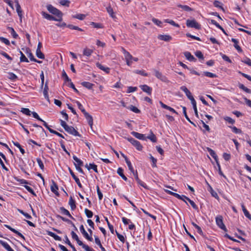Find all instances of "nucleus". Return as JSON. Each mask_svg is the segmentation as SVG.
Here are the masks:
<instances>
[{
    "label": "nucleus",
    "mask_w": 251,
    "mask_h": 251,
    "mask_svg": "<svg viewBox=\"0 0 251 251\" xmlns=\"http://www.w3.org/2000/svg\"><path fill=\"white\" fill-rule=\"evenodd\" d=\"M47 8L50 13L57 17L56 21L61 22L62 20L63 13L61 11L53 7L51 4L48 5L47 6Z\"/></svg>",
    "instance_id": "nucleus-1"
},
{
    "label": "nucleus",
    "mask_w": 251,
    "mask_h": 251,
    "mask_svg": "<svg viewBox=\"0 0 251 251\" xmlns=\"http://www.w3.org/2000/svg\"><path fill=\"white\" fill-rule=\"evenodd\" d=\"M172 196H174L175 197L179 199V200H182L183 201H184L187 204H188L186 201H189V202L190 203V204H191V205L192 206V207L195 209V210H198V206L195 204V203L193 201H192L191 200H190L189 198L187 197L186 196H184V195H180L177 193H174V194H172Z\"/></svg>",
    "instance_id": "nucleus-2"
},
{
    "label": "nucleus",
    "mask_w": 251,
    "mask_h": 251,
    "mask_svg": "<svg viewBox=\"0 0 251 251\" xmlns=\"http://www.w3.org/2000/svg\"><path fill=\"white\" fill-rule=\"evenodd\" d=\"M186 26L188 27L194 28L197 29H200L201 25L195 19L189 20L186 21Z\"/></svg>",
    "instance_id": "nucleus-3"
},
{
    "label": "nucleus",
    "mask_w": 251,
    "mask_h": 251,
    "mask_svg": "<svg viewBox=\"0 0 251 251\" xmlns=\"http://www.w3.org/2000/svg\"><path fill=\"white\" fill-rule=\"evenodd\" d=\"M215 221L216 225L218 226L219 228L223 230L224 231L226 232L227 231L226 227L225 224L223 223V218L221 215H218L215 218Z\"/></svg>",
    "instance_id": "nucleus-4"
},
{
    "label": "nucleus",
    "mask_w": 251,
    "mask_h": 251,
    "mask_svg": "<svg viewBox=\"0 0 251 251\" xmlns=\"http://www.w3.org/2000/svg\"><path fill=\"white\" fill-rule=\"evenodd\" d=\"M154 73V75L157 78L159 79L160 80L164 82L167 83H169L170 81L168 80L167 77L165 75H163L161 72L155 70Z\"/></svg>",
    "instance_id": "nucleus-5"
},
{
    "label": "nucleus",
    "mask_w": 251,
    "mask_h": 251,
    "mask_svg": "<svg viewBox=\"0 0 251 251\" xmlns=\"http://www.w3.org/2000/svg\"><path fill=\"white\" fill-rule=\"evenodd\" d=\"M68 133L75 136L80 137V134L76 131L73 126H68L67 127L64 129Z\"/></svg>",
    "instance_id": "nucleus-6"
},
{
    "label": "nucleus",
    "mask_w": 251,
    "mask_h": 251,
    "mask_svg": "<svg viewBox=\"0 0 251 251\" xmlns=\"http://www.w3.org/2000/svg\"><path fill=\"white\" fill-rule=\"evenodd\" d=\"M79 229L82 235L87 240L89 241H93V238L92 237V236H90L88 234V233L86 231L83 225L80 226Z\"/></svg>",
    "instance_id": "nucleus-7"
},
{
    "label": "nucleus",
    "mask_w": 251,
    "mask_h": 251,
    "mask_svg": "<svg viewBox=\"0 0 251 251\" xmlns=\"http://www.w3.org/2000/svg\"><path fill=\"white\" fill-rule=\"evenodd\" d=\"M69 172H70V174L72 176L74 179L75 182L77 183L78 186L80 188H81L82 187V186L80 182L79 178L76 176L75 175L74 173L73 172V171L72 170V169L70 168H69Z\"/></svg>",
    "instance_id": "nucleus-8"
},
{
    "label": "nucleus",
    "mask_w": 251,
    "mask_h": 251,
    "mask_svg": "<svg viewBox=\"0 0 251 251\" xmlns=\"http://www.w3.org/2000/svg\"><path fill=\"white\" fill-rule=\"evenodd\" d=\"M140 88L144 92L147 93L148 95H151L152 93V88L147 85H140Z\"/></svg>",
    "instance_id": "nucleus-9"
},
{
    "label": "nucleus",
    "mask_w": 251,
    "mask_h": 251,
    "mask_svg": "<svg viewBox=\"0 0 251 251\" xmlns=\"http://www.w3.org/2000/svg\"><path fill=\"white\" fill-rule=\"evenodd\" d=\"M50 190L51 192L54 193L56 195H59L58 192V187L57 184L53 180H52V184L50 185Z\"/></svg>",
    "instance_id": "nucleus-10"
},
{
    "label": "nucleus",
    "mask_w": 251,
    "mask_h": 251,
    "mask_svg": "<svg viewBox=\"0 0 251 251\" xmlns=\"http://www.w3.org/2000/svg\"><path fill=\"white\" fill-rule=\"evenodd\" d=\"M131 134L135 138L138 139L142 140H146V137L144 134L139 133L135 131H132L131 132Z\"/></svg>",
    "instance_id": "nucleus-11"
},
{
    "label": "nucleus",
    "mask_w": 251,
    "mask_h": 251,
    "mask_svg": "<svg viewBox=\"0 0 251 251\" xmlns=\"http://www.w3.org/2000/svg\"><path fill=\"white\" fill-rule=\"evenodd\" d=\"M106 11L107 12V13L109 14V15H110V16L113 19H114V20H115L116 19H117V17L116 16L114 11H113V8H112V7L110 5H109L107 7H106Z\"/></svg>",
    "instance_id": "nucleus-12"
},
{
    "label": "nucleus",
    "mask_w": 251,
    "mask_h": 251,
    "mask_svg": "<svg viewBox=\"0 0 251 251\" xmlns=\"http://www.w3.org/2000/svg\"><path fill=\"white\" fill-rule=\"evenodd\" d=\"M41 14L43 16V17L48 20H50V21H57V18L48 14L47 13H46V12H44V11H42L41 12Z\"/></svg>",
    "instance_id": "nucleus-13"
},
{
    "label": "nucleus",
    "mask_w": 251,
    "mask_h": 251,
    "mask_svg": "<svg viewBox=\"0 0 251 251\" xmlns=\"http://www.w3.org/2000/svg\"><path fill=\"white\" fill-rule=\"evenodd\" d=\"M4 226L7 228L8 229H9L10 230H11V231H12L13 232L16 233V234H17L18 236H19L20 237H21L22 239H25V238L24 237V236L21 233H20V232H19L18 230H16L15 229L12 228V227H11L9 225H4Z\"/></svg>",
    "instance_id": "nucleus-14"
},
{
    "label": "nucleus",
    "mask_w": 251,
    "mask_h": 251,
    "mask_svg": "<svg viewBox=\"0 0 251 251\" xmlns=\"http://www.w3.org/2000/svg\"><path fill=\"white\" fill-rule=\"evenodd\" d=\"M122 50L124 54L126 61L132 60L133 56L129 52L126 50L124 48H122Z\"/></svg>",
    "instance_id": "nucleus-15"
},
{
    "label": "nucleus",
    "mask_w": 251,
    "mask_h": 251,
    "mask_svg": "<svg viewBox=\"0 0 251 251\" xmlns=\"http://www.w3.org/2000/svg\"><path fill=\"white\" fill-rule=\"evenodd\" d=\"M60 213L64 215L68 216L72 219H74V217L71 215L70 212L64 207H61L59 208Z\"/></svg>",
    "instance_id": "nucleus-16"
},
{
    "label": "nucleus",
    "mask_w": 251,
    "mask_h": 251,
    "mask_svg": "<svg viewBox=\"0 0 251 251\" xmlns=\"http://www.w3.org/2000/svg\"><path fill=\"white\" fill-rule=\"evenodd\" d=\"M84 115L85 118L87 120L89 125L92 127L93 124V119L92 116L90 115L88 112H86L85 114H84Z\"/></svg>",
    "instance_id": "nucleus-17"
},
{
    "label": "nucleus",
    "mask_w": 251,
    "mask_h": 251,
    "mask_svg": "<svg viewBox=\"0 0 251 251\" xmlns=\"http://www.w3.org/2000/svg\"><path fill=\"white\" fill-rule=\"evenodd\" d=\"M123 157L125 158L126 162L128 166V168L131 172H134V169L132 167L131 162L128 159L127 157L125 156L123 153H121Z\"/></svg>",
    "instance_id": "nucleus-18"
},
{
    "label": "nucleus",
    "mask_w": 251,
    "mask_h": 251,
    "mask_svg": "<svg viewBox=\"0 0 251 251\" xmlns=\"http://www.w3.org/2000/svg\"><path fill=\"white\" fill-rule=\"evenodd\" d=\"M96 66L100 69L101 70L105 72L107 74H108L110 72V68L108 67H105L103 65H102L99 62H97L96 64Z\"/></svg>",
    "instance_id": "nucleus-19"
},
{
    "label": "nucleus",
    "mask_w": 251,
    "mask_h": 251,
    "mask_svg": "<svg viewBox=\"0 0 251 251\" xmlns=\"http://www.w3.org/2000/svg\"><path fill=\"white\" fill-rule=\"evenodd\" d=\"M184 55L186 58L190 61H196V59L189 51L184 52Z\"/></svg>",
    "instance_id": "nucleus-20"
},
{
    "label": "nucleus",
    "mask_w": 251,
    "mask_h": 251,
    "mask_svg": "<svg viewBox=\"0 0 251 251\" xmlns=\"http://www.w3.org/2000/svg\"><path fill=\"white\" fill-rule=\"evenodd\" d=\"M0 244L3 246V248H4V249L5 250H6L7 251H14L11 248V247L9 245V244L2 241V240H0Z\"/></svg>",
    "instance_id": "nucleus-21"
},
{
    "label": "nucleus",
    "mask_w": 251,
    "mask_h": 251,
    "mask_svg": "<svg viewBox=\"0 0 251 251\" xmlns=\"http://www.w3.org/2000/svg\"><path fill=\"white\" fill-rule=\"evenodd\" d=\"M16 11H17V12L18 13L19 17L20 18L21 21H22V16H23L22 10L21 9V6L19 4L18 1H17V2H16Z\"/></svg>",
    "instance_id": "nucleus-22"
},
{
    "label": "nucleus",
    "mask_w": 251,
    "mask_h": 251,
    "mask_svg": "<svg viewBox=\"0 0 251 251\" xmlns=\"http://www.w3.org/2000/svg\"><path fill=\"white\" fill-rule=\"evenodd\" d=\"M74 160L75 161L74 163V165L75 166H82L83 164V162L78 158H77L75 155H74L73 156Z\"/></svg>",
    "instance_id": "nucleus-23"
},
{
    "label": "nucleus",
    "mask_w": 251,
    "mask_h": 251,
    "mask_svg": "<svg viewBox=\"0 0 251 251\" xmlns=\"http://www.w3.org/2000/svg\"><path fill=\"white\" fill-rule=\"evenodd\" d=\"M56 217H57V218L61 219L63 221L66 222L68 223V224H71L72 226H73V227H75V230H77V228L75 226V225L70 220L66 219V218H64V217H63L60 215H57Z\"/></svg>",
    "instance_id": "nucleus-24"
},
{
    "label": "nucleus",
    "mask_w": 251,
    "mask_h": 251,
    "mask_svg": "<svg viewBox=\"0 0 251 251\" xmlns=\"http://www.w3.org/2000/svg\"><path fill=\"white\" fill-rule=\"evenodd\" d=\"M231 41L234 43V48L238 50V52H241L242 51V50L238 45V41L235 38H232Z\"/></svg>",
    "instance_id": "nucleus-25"
},
{
    "label": "nucleus",
    "mask_w": 251,
    "mask_h": 251,
    "mask_svg": "<svg viewBox=\"0 0 251 251\" xmlns=\"http://www.w3.org/2000/svg\"><path fill=\"white\" fill-rule=\"evenodd\" d=\"M48 90H49V87H48V86L47 85V83H46L45 85V87H44V90H43V95H44V96L45 97V98L48 100L49 101V95H48Z\"/></svg>",
    "instance_id": "nucleus-26"
},
{
    "label": "nucleus",
    "mask_w": 251,
    "mask_h": 251,
    "mask_svg": "<svg viewBox=\"0 0 251 251\" xmlns=\"http://www.w3.org/2000/svg\"><path fill=\"white\" fill-rule=\"evenodd\" d=\"M81 84L82 85V86H83V87L89 89V90H91L93 88V86L94 85V84L93 83H91L89 82H86V81H84V82H82Z\"/></svg>",
    "instance_id": "nucleus-27"
},
{
    "label": "nucleus",
    "mask_w": 251,
    "mask_h": 251,
    "mask_svg": "<svg viewBox=\"0 0 251 251\" xmlns=\"http://www.w3.org/2000/svg\"><path fill=\"white\" fill-rule=\"evenodd\" d=\"M69 204L70 205L72 210H74L75 209V202L72 196H71L69 199Z\"/></svg>",
    "instance_id": "nucleus-28"
},
{
    "label": "nucleus",
    "mask_w": 251,
    "mask_h": 251,
    "mask_svg": "<svg viewBox=\"0 0 251 251\" xmlns=\"http://www.w3.org/2000/svg\"><path fill=\"white\" fill-rule=\"evenodd\" d=\"M117 174L125 181L127 180V177L124 174V170L122 168H119L117 170Z\"/></svg>",
    "instance_id": "nucleus-29"
},
{
    "label": "nucleus",
    "mask_w": 251,
    "mask_h": 251,
    "mask_svg": "<svg viewBox=\"0 0 251 251\" xmlns=\"http://www.w3.org/2000/svg\"><path fill=\"white\" fill-rule=\"evenodd\" d=\"M207 151L209 152L210 155L214 159L215 161H218V158L215 152L212 149L208 148Z\"/></svg>",
    "instance_id": "nucleus-30"
},
{
    "label": "nucleus",
    "mask_w": 251,
    "mask_h": 251,
    "mask_svg": "<svg viewBox=\"0 0 251 251\" xmlns=\"http://www.w3.org/2000/svg\"><path fill=\"white\" fill-rule=\"evenodd\" d=\"M241 207H242V210L244 212V214L245 215V216L247 217L248 219L251 220V214L249 213V212H248V211L247 210V209L246 208L245 206H244V204L243 203H242L241 204Z\"/></svg>",
    "instance_id": "nucleus-31"
},
{
    "label": "nucleus",
    "mask_w": 251,
    "mask_h": 251,
    "mask_svg": "<svg viewBox=\"0 0 251 251\" xmlns=\"http://www.w3.org/2000/svg\"><path fill=\"white\" fill-rule=\"evenodd\" d=\"M93 52V50H91V49L86 48L83 50V55L89 57V56H91V55L92 54V53Z\"/></svg>",
    "instance_id": "nucleus-32"
},
{
    "label": "nucleus",
    "mask_w": 251,
    "mask_h": 251,
    "mask_svg": "<svg viewBox=\"0 0 251 251\" xmlns=\"http://www.w3.org/2000/svg\"><path fill=\"white\" fill-rule=\"evenodd\" d=\"M48 235L53 237L55 240L61 241V238L51 231H48Z\"/></svg>",
    "instance_id": "nucleus-33"
},
{
    "label": "nucleus",
    "mask_w": 251,
    "mask_h": 251,
    "mask_svg": "<svg viewBox=\"0 0 251 251\" xmlns=\"http://www.w3.org/2000/svg\"><path fill=\"white\" fill-rule=\"evenodd\" d=\"M159 39L165 41H169L172 39V37L168 35H160Z\"/></svg>",
    "instance_id": "nucleus-34"
},
{
    "label": "nucleus",
    "mask_w": 251,
    "mask_h": 251,
    "mask_svg": "<svg viewBox=\"0 0 251 251\" xmlns=\"http://www.w3.org/2000/svg\"><path fill=\"white\" fill-rule=\"evenodd\" d=\"M177 6L181 8L182 10L185 11H191L193 10L191 7L186 5L177 4Z\"/></svg>",
    "instance_id": "nucleus-35"
},
{
    "label": "nucleus",
    "mask_w": 251,
    "mask_h": 251,
    "mask_svg": "<svg viewBox=\"0 0 251 251\" xmlns=\"http://www.w3.org/2000/svg\"><path fill=\"white\" fill-rule=\"evenodd\" d=\"M7 29L9 30V31L10 32L11 35L12 36V37L14 38H15V39L17 38V37H18V35L15 32V31L14 30V29L13 27H8Z\"/></svg>",
    "instance_id": "nucleus-36"
},
{
    "label": "nucleus",
    "mask_w": 251,
    "mask_h": 251,
    "mask_svg": "<svg viewBox=\"0 0 251 251\" xmlns=\"http://www.w3.org/2000/svg\"><path fill=\"white\" fill-rule=\"evenodd\" d=\"M132 145L134 146L137 150L139 151L142 150L143 146L138 141L136 140V142L134 143H133V145Z\"/></svg>",
    "instance_id": "nucleus-37"
},
{
    "label": "nucleus",
    "mask_w": 251,
    "mask_h": 251,
    "mask_svg": "<svg viewBox=\"0 0 251 251\" xmlns=\"http://www.w3.org/2000/svg\"><path fill=\"white\" fill-rule=\"evenodd\" d=\"M65 243L67 244L72 249L73 251H77L73 245L70 241L67 236H65Z\"/></svg>",
    "instance_id": "nucleus-38"
},
{
    "label": "nucleus",
    "mask_w": 251,
    "mask_h": 251,
    "mask_svg": "<svg viewBox=\"0 0 251 251\" xmlns=\"http://www.w3.org/2000/svg\"><path fill=\"white\" fill-rule=\"evenodd\" d=\"M12 142H13V144L14 145V146H15L16 147H17V148H19L21 152L23 154H24L25 153V151L24 149L22 148L21 145L18 142H14V141H12Z\"/></svg>",
    "instance_id": "nucleus-39"
},
{
    "label": "nucleus",
    "mask_w": 251,
    "mask_h": 251,
    "mask_svg": "<svg viewBox=\"0 0 251 251\" xmlns=\"http://www.w3.org/2000/svg\"><path fill=\"white\" fill-rule=\"evenodd\" d=\"M90 25H92L94 27L96 28H103V26L102 24L100 23L91 22Z\"/></svg>",
    "instance_id": "nucleus-40"
},
{
    "label": "nucleus",
    "mask_w": 251,
    "mask_h": 251,
    "mask_svg": "<svg viewBox=\"0 0 251 251\" xmlns=\"http://www.w3.org/2000/svg\"><path fill=\"white\" fill-rule=\"evenodd\" d=\"M164 22L166 23H169L170 25H171L174 26H176L177 27H180L179 25L178 24L176 23L173 20H170V19H166V20H165Z\"/></svg>",
    "instance_id": "nucleus-41"
},
{
    "label": "nucleus",
    "mask_w": 251,
    "mask_h": 251,
    "mask_svg": "<svg viewBox=\"0 0 251 251\" xmlns=\"http://www.w3.org/2000/svg\"><path fill=\"white\" fill-rule=\"evenodd\" d=\"M73 18L77 19L80 20H83L86 17V15L85 14H78L75 15H73Z\"/></svg>",
    "instance_id": "nucleus-42"
},
{
    "label": "nucleus",
    "mask_w": 251,
    "mask_h": 251,
    "mask_svg": "<svg viewBox=\"0 0 251 251\" xmlns=\"http://www.w3.org/2000/svg\"><path fill=\"white\" fill-rule=\"evenodd\" d=\"M133 73L137 74H139L143 76H147L148 75V74L147 73H146L145 71L144 70H134L133 71Z\"/></svg>",
    "instance_id": "nucleus-43"
},
{
    "label": "nucleus",
    "mask_w": 251,
    "mask_h": 251,
    "mask_svg": "<svg viewBox=\"0 0 251 251\" xmlns=\"http://www.w3.org/2000/svg\"><path fill=\"white\" fill-rule=\"evenodd\" d=\"M36 55L40 59H44L45 56L44 54L42 52L41 50H36Z\"/></svg>",
    "instance_id": "nucleus-44"
},
{
    "label": "nucleus",
    "mask_w": 251,
    "mask_h": 251,
    "mask_svg": "<svg viewBox=\"0 0 251 251\" xmlns=\"http://www.w3.org/2000/svg\"><path fill=\"white\" fill-rule=\"evenodd\" d=\"M192 225L197 229V232L201 235H203V232L200 226H199L198 225H197L196 224H195L194 222L192 223Z\"/></svg>",
    "instance_id": "nucleus-45"
},
{
    "label": "nucleus",
    "mask_w": 251,
    "mask_h": 251,
    "mask_svg": "<svg viewBox=\"0 0 251 251\" xmlns=\"http://www.w3.org/2000/svg\"><path fill=\"white\" fill-rule=\"evenodd\" d=\"M21 111L24 114L27 116H30L31 115V112L28 108H22L21 109Z\"/></svg>",
    "instance_id": "nucleus-46"
},
{
    "label": "nucleus",
    "mask_w": 251,
    "mask_h": 251,
    "mask_svg": "<svg viewBox=\"0 0 251 251\" xmlns=\"http://www.w3.org/2000/svg\"><path fill=\"white\" fill-rule=\"evenodd\" d=\"M203 74L206 76L210 77V78H215V77H217V75L216 74L209 72H204Z\"/></svg>",
    "instance_id": "nucleus-47"
},
{
    "label": "nucleus",
    "mask_w": 251,
    "mask_h": 251,
    "mask_svg": "<svg viewBox=\"0 0 251 251\" xmlns=\"http://www.w3.org/2000/svg\"><path fill=\"white\" fill-rule=\"evenodd\" d=\"M105 220L106 221V223H107V224L108 225V226L111 231V232L113 234L114 232V227L113 226L111 225L108 220V218L107 217H105Z\"/></svg>",
    "instance_id": "nucleus-48"
},
{
    "label": "nucleus",
    "mask_w": 251,
    "mask_h": 251,
    "mask_svg": "<svg viewBox=\"0 0 251 251\" xmlns=\"http://www.w3.org/2000/svg\"><path fill=\"white\" fill-rule=\"evenodd\" d=\"M191 103L193 105V109H194V110L195 112V114L196 116L198 117V110H197V103H196V100H194L191 101Z\"/></svg>",
    "instance_id": "nucleus-49"
},
{
    "label": "nucleus",
    "mask_w": 251,
    "mask_h": 251,
    "mask_svg": "<svg viewBox=\"0 0 251 251\" xmlns=\"http://www.w3.org/2000/svg\"><path fill=\"white\" fill-rule=\"evenodd\" d=\"M62 76L64 79L65 82L68 81L70 82L71 81V79L68 76L64 70H63L62 72Z\"/></svg>",
    "instance_id": "nucleus-50"
},
{
    "label": "nucleus",
    "mask_w": 251,
    "mask_h": 251,
    "mask_svg": "<svg viewBox=\"0 0 251 251\" xmlns=\"http://www.w3.org/2000/svg\"><path fill=\"white\" fill-rule=\"evenodd\" d=\"M75 103H76L78 108L81 110L83 114L87 112L84 108L83 105L78 101H76Z\"/></svg>",
    "instance_id": "nucleus-51"
},
{
    "label": "nucleus",
    "mask_w": 251,
    "mask_h": 251,
    "mask_svg": "<svg viewBox=\"0 0 251 251\" xmlns=\"http://www.w3.org/2000/svg\"><path fill=\"white\" fill-rule=\"evenodd\" d=\"M183 113L188 121H189L192 124H194V123L191 121L189 118L188 117L186 113V108L185 106H182Z\"/></svg>",
    "instance_id": "nucleus-52"
},
{
    "label": "nucleus",
    "mask_w": 251,
    "mask_h": 251,
    "mask_svg": "<svg viewBox=\"0 0 251 251\" xmlns=\"http://www.w3.org/2000/svg\"><path fill=\"white\" fill-rule=\"evenodd\" d=\"M213 4L215 7L220 8V9L224 10V8L222 6V3L218 0H215L214 1Z\"/></svg>",
    "instance_id": "nucleus-53"
},
{
    "label": "nucleus",
    "mask_w": 251,
    "mask_h": 251,
    "mask_svg": "<svg viewBox=\"0 0 251 251\" xmlns=\"http://www.w3.org/2000/svg\"><path fill=\"white\" fill-rule=\"evenodd\" d=\"M21 57H20V61L21 62H28V60L27 58L25 57V56L24 54V53L20 51Z\"/></svg>",
    "instance_id": "nucleus-54"
},
{
    "label": "nucleus",
    "mask_w": 251,
    "mask_h": 251,
    "mask_svg": "<svg viewBox=\"0 0 251 251\" xmlns=\"http://www.w3.org/2000/svg\"><path fill=\"white\" fill-rule=\"evenodd\" d=\"M84 212H85V213L86 216L88 218H90L93 217V213L91 210H90L87 208H85L84 210Z\"/></svg>",
    "instance_id": "nucleus-55"
},
{
    "label": "nucleus",
    "mask_w": 251,
    "mask_h": 251,
    "mask_svg": "<svg viewBox=\"0 0 251 251\" xmlns=\"http://www.w3.org/2000/svg\"><path fill=\"white\" fill-rule=\"evenodd\" d=\"M146 138L150 139L152 142H156L157 141L156 137L153 133H151L150 136H147Z\"/></svg>",
    "instance_id": "nucleus-56"
},
{
    "label": "nucleus",
    "mask_w": 251,
    "mask_h": 251,
    "mask_svg": "<svg viewBox=\"0 0 251 251\" xmlns=\"http://www.w3.org/2000/svg\"><path fill=\"white\" fill-rule=\"evenodd\" d=\"M129 109L135 113H139L140 112V110L137 107L132 105L129 106Z\"/></svg>",
    "instance_id": "nucleus-57"
},
{
    "label": "nucleus",
    "mask_w": 251,
    "mask_h": 251,
    "mask_svg": "<svg viewBox=\"0 0 251 251\" xmlns=\"http://www.w3.org/2000/svg\"><path fill=\"white\" fill-rule=\"evenodd\" d=\"M224 119L226 121L228 122V123L231 124L232 125H233L235 123V120L232 119L231 118H230L229 117H227V116L225 117L224 118Z\"/></svg>",
    "instance_id": "nucleus-58"
},
{
    "label": "nucleus",
    "mask_w": 251,
    "mask_h": 251,
    "mask_svg": "<svg viewBox=\"0 0 251 251\" xmlns=\"http://www.w3.org/2000/svg\"><path fill=\"white\" fill-rule=\"evenodd\" d=\"M0 54L6 58L9 61H12V58L6 52L0 50Z\"/></svg>",
    "instance_id": "nucleus-59"
},
{
    "label": "nucleus",
    "mask_w": 251,
    "mask_h": 251,
    "mask_svg": "<svg viewBox=\"0 0 251 251\" xmlns=\"http://www.w3.org/2000/svg\"><path fill=\"white\" fill-rule=\"evenodd\" d=\"M138 88L137 87H132V86H129L127 87V93H130L132 92H134L135 91H136L137 90Z\"/></svg>",
    "instance_id": "nucleus-60"
},
{
    "label": "nucleus",
    "mask_w": 251,
    "mask_h": 251,
    "mask_svg": "<svg viewBox=\"0 0 251 251\" xmlns=\"http://www.w3.org/2000/svg\"><path fill=\"white\" fill-rule=\"evenodd\" d=\"M24 187L25 188V189L28 191L29 192V193H30L31 194H32L33 195L36 196V195L35 194V193L34 192V191H33V190L29 186L26 185H24Z\"/></svg>",
    "instance_id": "nucleus-61"
},
{
    "label": "nucleus",
    "mask_w": 251,
    "mask_h": 251,
    "mask_svg": "<svg viewBox=\"0 0 251 251\" xmlns=\"http://www.w3.org/2000/svg\"><path fill=\"white\" fill-rule=\"evenodd\" d=\"M150 159L151 160L152 164L151 166L153 168L156 167L157 159L153 157L151 155H150Z\"/></svg>",
    "instance_id": "nucleus-62"
},
{
    "label": "nucleus",
    "mask_w": 251,
    "mask_h": 251,
    "mask_svg": "<svg viewBox=\"0 0 251 251\" xmlns=\"http://www.w3.org/2000/svg\"><path fill=\"white\" fill-rule=\"evenodd\" d=\"M195 54L199 59H203V58H204L203 54L202 53L201 51L200 50L196 51L195 53Z\"/></svg>",
    "instance_id": "nucleus-63"
},
{
    "label": "nucleus",
    "mask_w": 251,
    "mask_h": 251,
    "mask_svg": "<svg viewBox=\"0 0 251 251\" xmlns=\"http://www.w3.org/2000/svg\"><path fill=\"white\" fill-rule=\"evenodd\" d=\"M152 21L153 22V23L154 24H155L157 25H158L159 26H160V27L162 26V22L161 21H160V20H159L158 19H156L155 18H153L152 19Z\"/></svg>",
    "instance_id": "nucleus-64"
}]
</instances>
